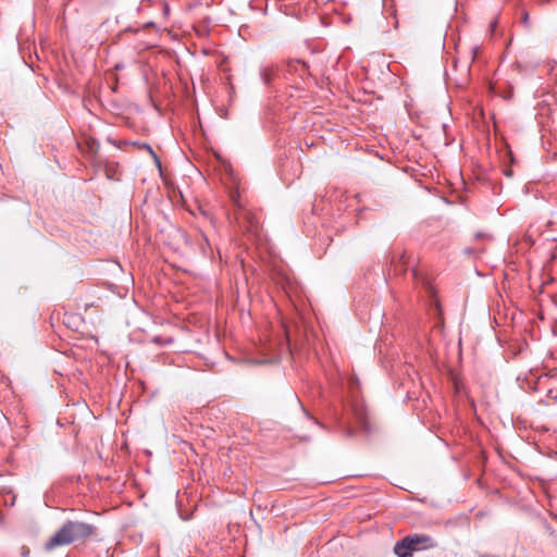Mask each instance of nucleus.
Here are the masks:
<instances>
[{"label":"nucleus","mask_w":557,"mask_h":557,"mask_svg":"<svg viewBox=\"0 0 557 557\" xmlns=\"http://www.w3.org/2000/svg\"><path fill=\"white\" fill-rule=\"evenodd\" d=\"M92 524L81 521H66L45 544L46 550L85 540L95 533Z\"/></svg>","instance_id":"1"},{"label":"nucleus","mask_w":557,"mask_h":557,"mask_svg":"<svg viewBox=\"0 0 557 557\" xmlns=\"http://www.w3.org/2000/svg\"><path fill=\"white\" fill-rule=\"evenodd\" d=\"M406 539L414 552L420 549L434 548L437 546L436 541L426 534H412L406 536Z\"/></svg>","instance_id":"2"},{"label":"nucleus","mask_w":557,"mask_h":557,"mask_svg":"<svg viewBox=\"0 0 557 557\" xmlns=\"http://www.w3.org/2000/svg\"><path fill=\"white\" fill-rule=\"evenodd\" d=\"M413 552L414 550L412 549V546L408 544L406 536L396 542L394 546V553L397 557H412Z\"/></svg>","instance_id":"3"},{"label":"nucleus","mask_w":557,"mask_h":557,"mask_svg":"<svg viewBox=\"0 0 557 557\" xmlns=\"http://www.w3.org/2000/svg\"><path fill=\"white\" fill-rule=\"evenodd\" d=\"M231 198H232L233 203L237 208V210L235 212L236 220H239L240 218H244L246 215V212L243 210L242 205L239 202V194L238 193H233L231 195Z\"/></svg>","instance_id":"4"},{"label":"nucleus","mask_w":557,"mask_h":557,"mask_svg":"<svg viewBox=\"0 0 557 557\" xmlns=\"http://www.w3.org/2000/svg\"><path fill=\"white\" fill-rule=\"evenodd\" d=\"M87 152L90 157H94L99 150V143L92 138L86 140Z\"/></svg>","instance_id":"5"},{"label":"nucleus","mask_w":557,"mask_h":557,"mask_svg":"<svg viewBox=\"0 0 557 557\" xmlns=\"http://www.w3.org/2000/svg\"><path fill=\"white\" fill-rule=\"evenodd\" d=\"M547 403L556 404L557 403V389H548L547 392Z\"/></svg>","instance_id":"6"},{"label":"nucleus","mask_w":557,"mask_h":557,"mask_svg":"<svg viewBox=\"0 0 557 557\" xmlns=\"http://www.w3.org/2000/svg\"><path fill=\"white\" fill-rule=\"evenodd\" d=\"M138 146H139L141 149H144V150L148 151V152L153 157V159H154L156 161H158V157H157L156 152L153 151V149L151 148V146H150V145H148V144H140V145H138Z\"/></svg>","instance_id":"7"},{"label":"nucleus","mask_w":557,"mask_h":557,"mask_svg":"<svg viewBox=\"0 0 557 557\" xmlns=\"http://www.w3.org/2000/svg\"><path fill=\"white\" fill-rule=\"evenodd\" d=\"M152 342H154L157 344L166 345V344L173 343V338H171V337L161 338V337L157 336V337H153Z\"/></svg>","instance_id":"8"},{"label":"nucleus","mask_w":557,"mask_h":557,"mask_svg":"<svg viewBox=\"0 0 557 557\" xmlns=\"http://www.w3.org/2000/svg\"><path fill=\"white\" fill-rule=\"evenodd\" d=\"M522 23L529 27L530 26V16L528 12L522 13Z\"/></svg>","instance_id":"9"},{"label":"nucleus","mask_w":557,"mask_h":557,"mask_svg":"<svg viewBox=\"0 0 557 557\" xmlns=\"http://www.w3.org/2000/svg\"><path fill=\"white\" fill-rule=\"evenodd\" d=\"M29 553H30V552H29V548H28V547H26V546H22V548H21V555H22V557H29Z\"/></svg>","instance_id":"10"},{"label":"nucleus","mask_w":557,"mask_h":557,"mask_svg":"<svg viewBox=\"0 0 557 557\" xmlns=\"http://www.w3.org/2000/svg\"><path fill=\"white\" fill-rule=\"evenodd\" d=\"M108 141H109L111 145L115 146V147H119V148H121V147H122L120 144H117V141H116V140H114V139H112V138H108Z\"/></svg>","instance_id":"11"},{"label":"nucleus","mask_w":557,"mask_h":557,"mask_svg":"<svg viewBox=\"0 0 557 557\" xmlns=\"http://www.w3.org/2000/svg\"><path fill=\"white\" fill-rule=\"evenodd\" d=\"M298 64H301L302 67H306V63L301 61H297Z\"/></svg>","instance_id":"12"},{"label":"nucleus","mask_w":557,"mask_h":557,"mask_svg":"<svg viewBox=\"0 0 557 557\" xmlns=\"http://www.w3.org/2000/svg\"><path fill=\"white\" fill-rule=\"evenodd\" d=\"M412 274H413L414 277H417V270L413 269L412 270Z\"/></svg>","instance_id":"13"}]
</instances>
